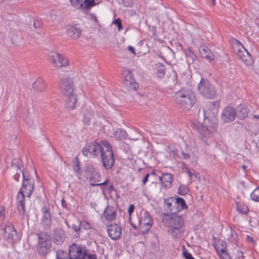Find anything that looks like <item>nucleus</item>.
<instances>
[{
  "label": "nucleus",
  "mask_w": 259,
  "mask_h": 259,
  "mask_svg": "<svg viewBox=\"0 0 259 259\" xmlns=\"http://www.w3.org/2000/svg\"><path fill=\"white\" fill-rule=\"evenodd\" d=\"M116 209L112 206H108L104 210L103 213L104 218L109 221L115 220L116 217Z\"/></svg>",
  "instance_id": "a878e982"
},
{
  "label": "nucleus",
  "mask_w": 259,
  "mask_h": 259,
  "mask_svg": "<svg viewBox=\"0 0 259 259\" xmlns=\"http://www.w3.org/2000/svg\"><path fill=\"white\" fill-rule=\"evenodd\" d=\"M25 197L26 194L19 191L16 198V203L19 213L23 215L25 212Z\"/></svg>",
  "instance_id": "4be33fe9"
},
{
  "label": "nucleus",
  "mask_w": 259,
  "mask_h": 259,
  "mask_svg": "<svg viewBox=\"0 0 259 259\" xmlns=\"http://www.w3.org/2000/svg\"><path fill=\"white\" fill-rule=\"evenodd\" d=\"M174 99L178 105L186 109L191 108L196 101V98L192 92L185 88L177 92Z\"/></svg>",
  "instance_id": "7ed1b4c3"
},
{
  "label": "nucleus",
  "mask_w": 259,
  "mask_h": 259,
  "mask_svg": "<svg viewBox=\"0 0 259 259\" xmlns=\"http://www.w3.org/2000/svg\"><path fill=\"white\" fill-rule=\"evenodd\" d=\"M84 176L87 180L91 182V185L92 186H102L106 185L108 180L107 179L103 183H97L100 181L101 175L92 164H87L84 169Z\"/></svg>",
  "instance_id": "423d86ee"
},
{
  "label": "nucleus",
  "mask_w": 259,
  "mask_h": 259,
  "mask_svg": "<svg viewBox=\"0 0 259 259\" xmlns=\"http://www.w3.org/2000/svg\"><path fill=\"white\" fill-rule=\"evenodd\" d=\"M220 105V102L218 101L206 102L203 108L204 119L207 118L210 114L214 115L217 113L218 112Z\"/></svg>",
  "instance_id": "2eb2a0df"
},
{
  "label": "nucleus",
  "mask_w": 259,
  "mask_h": 259,
  "mask_svg": "<svg viewBox=\"0 0 259 259\" xmlns=\"http://www.w3.org/2000/svg\"><path fill=\"white\" fill-rule=\"evenodd\" d=\"M149 176H150L149 174H147L145 176L144 178L142 180V183H143V185H145V184L147 183V182L148 181V180Z\"/></svg>",
  "instance_id": "603ef678"
},
{
  "label": "nucleus",
  "mask_w": 259,
  "mask_h": 259,
  "mask_svg": "<svg viewBox=\"0 0 259 259\" xmlns=\"http://www.w3.org/2000/svg\"><path fill=\"white\" fill-rule=\"evenodd\" d=\"M113 23L118 27V30H120L121 28V21L119 18H117L113 21Z\"/></svg>",
  "instance_id": "a18cd8bd"
},
{
  "label": "nucleus",
  "mask_w": 259,
  "mask_h": 259,
  "mask_svg": "<svg viewBox=\"0 0 259 259\" xmlns=\"http://www.w3.org/2000/svg\"><path fill=\"white\" fill-rule=\"evenodd\" d=\"M215 249L217 252H221L227 250V243L224 241H219L218 243L214 246Z\"/></svg>",
  "instance_id": "2f4dec72"
},
{
  "label": "nucleus",
  "mask_w": 259,
  "mask_h": 259,
  "mask_svg": "<svg viewBox=\"0 0 259 259\" xmlns=\"http://www.w3.org/2000/svg\"><path fill=\"white\" fill-rule=\"evenodd\" d=\"M237 208L238 211L242 213L246 214L248 211V207L246 205L243 203H237Z\"/></svg>",
  "instance_id": "72a5a7b5"
},
{
  "label": "nucleus",
  "mask_w": 259,
  "mask_h": 259,
  "mask_svg": "<svg viewBox=\"0 0 259 259\" xmlns=\"http://www.w3.org/2000/svg\"><path fill=\"white\" fill-rule=\"evenodd\" d=\"M92 17L93 18V19L94 20V21L96 22H98V19H97V18L96 17V16H94L93 15H92Z\"/></svg>",
  "instance_id": "bf43d9fd"
},
{
  "label": "nucleus",
  "mask_w": 259,
  "mask_h": 259,
  "mask_svg": "<svg viewBox=\"0 0 259 259\" xmlns=\"http://www.w3.org/2000/svg\"><path fill=\"white\" fill-rule=\"evenodd\" d=\"M191 126L193 129L199 133V138L208 145L212 141L211 136L215 132L218 124L216 122L210 121L209 122L208 125L204 126L198 120H193L191 121Z\"/></svg>",
  "instance_id": "f03ea898"
},
{
  "label": "nucleus",
  "mask_w": 259,
  "mask_h": 259,
  "mask_svg": "<svg viewBox=\"0 0 259 259\" xmlns=\"http://www.w3.org/2000/svg\"><path fill=\"white\" fill-rule=\"evenodd\" d=\"M119 133H120V134H119V135L118 136V138L119 139H122V138L124 137V136L122 134V131H121L120 129H118V130H117V131L116 132V134H115V136H117V135Z\"/></svg>",
  "instance_id": "3c124183"
},
{
  "label": "nucleus",
  "mask_w": 259,
  "mask_h": 259,
  "mask_svg": "<svg viewBox=\"0 0 259 259\" xmlns=\"http://www.w3.org/2000/svg\"><path fill=\"white\" fill-rule=\"evenodd\" d=\"M71 5L78 9L87 10L96 5L95 1H70Z\"/></svg>",
  "instance_id": "5701e85b"
},
{
  "label": "nucleus",
  "mask_w": 259,
  "mask_h": 259,
  "mask_svg": "<svg viewBox=\"0 0 259 259\" xmlns=\"http://www.w3.org/2000/svg\"><path fill=\"white\" fill-rule=\"evenodd\" d=\"M100 156L101 162L106 170H110L112 168L115 164V158L112 151V149L109 143L105 147Z\"/></svg>",
  "instance_id": "1a4fd4ad"
},
{
  "label": "nucleus",
  "mask_w": 259,
  "mask_h": 259,
  "mask_svg": "<svg viewBox=\"0 0 259 259\" xmlns=\"http://www.w3.org/2000/svg\"><path fill=\"white\" fill-rule=\"evenodd\" d=\"M236 116L239 119H243L246 118L250 111L249 106L245 104H240L236 107Z\"/></svg>",
  "instance_id": "412c9836"
},
{
  "label": "nucleus",
  "mask_w": 259,
  "mask_h": 259,
  "mask_svg": "<svg viewBox=\"0 0 259 259\" xmlns=\"http://www.w3.org/2000/svg\"><path fill=\"white\" fill-rule=\"evenodd\" d=\"M110 188H111V189H112V186H110Z\"/></svg>",
  "instance_id": "0e129e2a"
},
{
  "label": "nucleus",
  "mask_w": 259,
  "mask_h": 259,
  "mask_svg": "<svg viewBox=\"0 0 259 259\" xmlns=\"http://www.w3.org/2000/svg\"><path fill=\"white\" fill-rule=\"evenodd\" d=\"M46 87L44 80L41 78H38L33 84V89L37 91H44Z\"/></svg>",
  "instance_id": "c756f323"
},
{
  "label": "nucleus",
  "mask_w": 259,
  "mask_h": 259,
  "mask_svg": "<svg viewBox=\"0 0 259 259\" xmlns=\"http://www.w3.org/2000/svg\"><path fill=\"white\" fill-rule=\"evenodd\" d=\"M60 87L65 97L66 108L68 110H73L75 108L77 98L74 92L72 79L64 77L60 83Z\"/></svg>",
  "instance_id": "f257e3e1"
},
{
  "label": "nucleus",
  "mask_w": 259,
  "mask_h": 259,
  "mask_svg": "<svg viewBox=\"0 0 259 259\" xmlns=\"http://www.w3.org/2000/svg\"><path fill=\"white\" fill-rule=\"evenodd\" d=\"M159 179L164 188H169L171 187L173 181V177L171 174L169 173L163 174Z\"/></svg>",
  "instance_id": "c85d7f7f"
},
{
  "label": "nucleus",
  "mask_w": 259,
  "mask_h": 259,
  "mask_svg": "<svg viewBox=\"0 0 259 259\" xmlns=\"http://www.w3.org/2000/svg\"><path fill=\"white\" fill-rule=\"evenodd\" d=\"M188 174H189V176H191L193 175V174L192 173H191V172L190 171V170H188Z\"/></svg>",
  "instance_id": "680f3d73"
},
{
  "label": "nucleus",
  "mask_w": 259,
  "mask_h": 259,
  "mask_svg": "<svg viewBox=\"0 0 259 259\" xmlns=\"http://www.w3.org/2000/svg\"><path fill=\"white\" fill-rule=\"evenodd\" d=\"M218 253L219 255L220 259H231V257L227 250L223 251H222V250H221V252H218Z\"/></svg>",
  "instance_id": "58836bf2"
},
{
  "label": "nucleus",
  "mask_w": 259,
  "mask_h": 259,
  "mask_svg": "<svg viewBox=\"0 0 259 259\" xmlns=\"http://www.w3.org/2000/svg\"><path fill=\"white\" fill-rule=\"evenodd\" d=\"M34 184V180L31 178H25L23 176L22 186L20 191L26 194V197L30 198L33 190Z\"/></svg>",
  "instance_id": "f3484780"
},
{
  "label": "nucleus",
  "mask_w": 259,
  "mask_h": 259,
  "mask_svg": "<svg viewBox=\"0 0 259 259\" xmlns=\"http://www.w3.org/2000/svg\"><path fill=\"white\" fill-rule=\"evenodd\" d=\"M42 214L40 220V226L45 230L51 229L52 224V220L48 209L44 206L41 209Z\"/></svg>",
  "instance_id": "dca6fc26"
},
{
  "label": "nucleus",
  "mask_w": 259,
  "mask_h": 259,
  "mask_svg": "<svg viewBox=\"0 0 259 259\" xmlns=\"http://www.w3.org/2000/svg\"><path fill=\"white\" fill-rule=\"evenodd\" d=\"M243 50H239L237 53V56L240 60L247 65L251 64L252 59L249 52L242 46Z\"/></svg>",
  "instance_id": "393cba45"
},
{
  "label": "nucleus",
  "mask_w": 259,
  "mask_h": 259,
  "mask_svg": "<svg viewBox=\"0 0 259 259\" xmlns=\"http://www.w3.org/2000/svg\"><path fill=\"white\" fill-rule=\"evenodd\" d=\"M64 232L62 230L56 228L54 230L53 239L54 243L58 245L61 244L64 242Z\"/></svg>",
  "instance_id": "bb28decb"
},
{
  "label": "nucleus",
  "mask_w": 259,
  "mask_h": 259,
  "mask_svg": "<svg viewBox=\"0 0 259 259\" xmlns=\"http://www.w3.org/2000/svg\"><path fill=\"white\" fill-rule=\"evenodd\" d=\"M122 3L125 7H129L132 5L130 1H122Z\"/></svg>",
  "instance_id": "5fc2aeb1"
},
{
  "label": "nucleus",
  "mask_w": 259,
  "mask_h": 259,
  "mask_svg": "<svg viewBox=\"0 0 259 259\" xmlns=\"http://www.w3.org/2000/svg\"><path fill=\"white\" fill-rule=\"evenodd\" d=\"M133 78V75L131 73V72L130 71H128L127 72V74H126V77H125V79L127 80V81H129L131 82V83L132 82V79Z\"/></svg>",
  "instance_id": "de8ad7c7"
},
{
  "label": "nucleus",
  "mask_w": 259,
  "mask_h": 259,
  "mask_svg": "<svg viewBox=\"0 0 259 259\" xmlns=\"http://www.w3.org/2000/svg\"><path fill=\"white\" fill-rule=\"evenodd\" d=\"M165 73V68L163 65H159L157 68V73L160 77H162Z\"/></svg>",
  "instance_id": "ea45409f"
},
{
  "label": "nucleus",
  "mask_w": 259,
  "mask_h": 259,
  "mask_svg": "<svg viewBox=\"0 0 259 259\" xmlns=\"http://www.w3.org/2000/svg\"><path fill=\"white\" fill-rule=\"evenodd\" d=\"M153 220L147 211H144L141 215L139 221V228L142 233H147L151 228Z\"/></svg>",
  "instance_id": "ddd939ff"
},
{
  "label": "nucleus",
  "mask_w": 259,
  "mask_h": 259,
  "mask_svg": "<svg viewBox=\"0 0 259 259\" xmlns=\"http://www.w3.org/2000/svg\"><path fill=\"white\" fill-rule=\"evenodd\" d=\"M176 199L177 201V204L178 205L179 211L182 209H185L187 208V205H186L185 201L183 198L178 197L176 198Z\"/></svg>",
  "instance_id": "473e14b6"
},
{
  "label": "nucleus",
  "mask_w": 259,
  "mask_h": 259,
  "mask_svg": "<svg viewBox=\"0 0 259 259\" xmlns=\"http://www.w3.org/2000/svg\"><path fill=\"white\" fill-rule=\"evenodd\" d=\"M15 171L16 172V174L13 176V178L16 181H19L21 174H22L23 177V176H24V175L22 171V169H19V171Z\"/></svg>",
  "instance_id": "79ce46f5"
},
{
  "label": "nucleus",
  "mask_w": 259,
  "mask_h": 259,
  "mask_svg": "<svg viewBox=\"0 0 259 259\" xmlns=\"http://www.w3.org/2000/svg\"><path fill=\"white\" fill-rule=\"evenodd\" d=\"M49 60L54 67L60 68L69 65L68 59L63 55L57 53L50 54L49 55Z\"/></svg>",
  "instance_id": "f8f14e48"
},
{
  "label": "nucleus",
  "mask_w": 259,
  "mask_h": 259,
  "mask_svg": "<svg viewBox=\"0 0 259 259\" xmlns=\"http://www.w3.org/2000/svg\"><path fill=\"white\" fill-rule=\"evenodd\" d=\"M74 170L77 174H80L81 172L80 168L78 162H76L74 166Z\"/></svg>",
  "instance_id": "49530a36"
},
{
  "label": "nucleus",
  "mask_w": 259,
  "mask_h": 259,
  "mask_svg": "<svg viewBox=\"0 0 259 259\" xmlns=\"http://www.w3.org/2000/svg\"><path fill=\"white\" fill-rule=\"evenodd\" d=\"M5 218V208L0 206V221H3Z\"/></svg>",
  "instance_id": "37998d69"
},
{
  "label": "nucleus",
  "mask_w": 259,
  "mask_h": 259,
  "mask_svg": "<svg viewBox=\"0 0 259 259\" xmlns=\"http://www.w3.org/2000/svg\"><path fill=\"white\" fill-rule=\"evenodd\" d=\"M212 5H215V1H212Z\"/></svg>",
  "instance_id": "e2e57ef3"
},
{
  "label": "nucleus",
  "mask_w": 259,
  "mask_h": 259,
  "mask_svg": "<svg viewBox=\"0 0 259 259\" xmlns=\"http://www.w3.org/2000/svg\"><path fill=\"white\" fill-rule=\"evenodd\" d=\"M57 259H70L67 253L63 250H58L56 254Z\"/></svg>",
  "instance_id": "4c0bfd02"
},
{
  "label": "nucleus",
  "mask_w": 259,
  "mask_h": 259,
  "mask_svg": "<svg viewBox=\"0 0 259 259\" xmlns=\"http://www.w3.org/2000/svg\"><path fill=\"white\" fill-rule=\"evenodd\" d=\"M182 155H183V157L185 159H187L190 158L189 154H188V153H186L183 151L182 152Z\"/></svg>",
  "instance_id": "6e6d98bb"
},
{
  "label": "nucleus",
  "mask_w": 259,
  "mask_h": 259,
  "mask_svg": "<svg viewBox=\"0 0 259 259\" xmlns=\"http://www.w3.org/2000/svg\"><path fill=\"white\" fill-rule=\"evenodd\" d=\"M41 26V23L39 19L35 18L33 21V26L35 28H38Z\"/></svg>",
  "instance_id": "c03bdc74"
},
{
  "label": "nucleus",
  "mask_w": 259,
  "mask_h": 259,
  "mask_svg": "<svg viewBox=\"0 0 259 259\" xmlns=\"http://www.w3.org/2000/svg\"><path fill=\"white\" fill-rule=\"evenodd\" d=\"M25 121L26 123L30 127L34 126L36 123L34 119V117L32 115H28L25 118Z\"/></svg>",
  "instance_id": "c9c22d12"
},
{
  "label": "nucleus",
  "mask_w": 259,
  "mask_h": 259,
  "mask_svg": "<svg viewBox=\"0 0 259 259\" xmlns=\"http://www.w3.org/2000/svg\"><path fill=\"white\" fill-rule=\"evenodd\" d=\"M3 230L4 236L8 241L14 242H17L20 239L12 224L7 225Z\"/></svg>",
  "instance_id": "4468645a"
},
{
  "label": "nucleus",
  "mask_w": 259,
  "mask_h": 259,
  "mask_svg": "<svg viewBox=\"0 0 259 259\" xmlns=\"http://www.w3.org/2000/svg\"><path fill=\"white\" fill-rule=\"evenodd\" d=\"M128 50L129 51H130L131 52H132L133 53H134V54H135V48L131 46H129L127 48Z\"/></svg>",
  "instance_id": "13d9d810"
},
{
  "label": "nucleus",
  "mask_w": 259,
  "mask_h": 259,
  "mask_svg": "<svg viewBox=\"0 0 259 259\" xmlns=\"http://www.w3.org/2000/svg\"><path fill=\"white\" fill-rule=\"evenodd\" d=\"M95 106L92 103H86L81 107V113L82 115V122L88 125L95 116Z\"/></svg>",
  "instance_id": "9b49d317"
},
{
  "label": "nucleus",
  "mask_w": 259,
  "mask_h": 259,
  "mask_svg": "<svg viewBox=\"0 0 259 259\" xmlns=\"http://www.w3.org/2000/svg\"><path fill=\"white\" fill-rule=\"evenodd\" d=\"M199 51L201 57L210 62L214 60V55L209 49L205 45H201L199 48Z\"/></svg>",
  "instance_id": "b1692460"
},
{
  "label": "nucleus",
  "mask_w": 259,
  "mask_h": 259,
  "mask_svg": "<svg viewBox=\"0 0 259 259\" xmlns=\"http://www.w3.org/2000/svg\"><path fill=\"white\" fill-rule=\"evenodd\" d=\"M69 254L70 259H97L95 254L87 252L84 246L75 243L69 247Z\"/></svg>",
  "instance_id": "0eeeda50"
},
{
  "label": "nucleus",
  "mask_w": 259,
  "mask_h": 259,
  "mask_svg": "<svg viewBox=\"0 0 259 259\" xmlns=\"http://www.w3.org/2000/svg\"><path fill=\"white\" fill-rule=\"evenodd\" d=\"M189 192L188 187L185 185H181L179 186L178 189V193L181 195H184L188 193Z\"/></svg>",
  "instance_id": "e433bc0d"
},
{
  "label": "nucleus",
  "mask_w": 259,
  "mask_h": 259,
  "mask_svg": "<svg viewBox=\"0 0 259 259\" xmlns=\"http://www.w3.org/2000/svg\"><path fill=\"white\" fill-rule=\"evenodd\" d=\"M61 204H62V206L64 208H67V203L64 199H62Z\"/></svg>",
  "instance_id": "4d7b16f0"
},
{
  "label": "nucleus",
  "mask_w": 259,
  "mask_h": 259,
  "mask_svg": "<svg viewBox=\"0 0 259 259\" xmlns=\"http://www.w3.org/2000/svg\"><path fill=\"white\" fill-rule=\"evenodd\" d=\"M107 231L109 237L113 240H118L121 238L122 230L121 227L117 224L107 226Z\"/></svg>",
  "instance_id": "a211bd4d"
},
{
  "label": "nucleus",
  "mask_w": 259,
  "mask_h": 259,
  "mask_svg": "<svg viewBox=\"0 0 259 259\" xmlns=\"http://www.w3.org/2000/svg\"><path fill=\"white\" fill-rule=\"evenodd\" d=\"M72 228L77 233L80 229V225L73 224Z\"/></svg>",
  "instance_id": "8fccbe9b"
},
{
  "label": "nucleus",
  "mask_w": 259,
  "mask_h": 259,
  "mask_svg": "<svg viewBox=\"0 0 259 259\" xmlns=\"http://www.w3.org/2000/svg\"><path fill=\"white\" fill-rule=\"evenodd\" d=\"M246 240L248 242H251L252 244H254V240L252 237H250L247 235L246 236Z\"/></svg>",
  "instance_id": "864d4df0"
},
{
  "label": "nucleus",
  "mask_w": 259,
  "mask_h": 259,
  "mask_svg": "<svg viewBox=\"0 0 259 259\" xmlns=\"http://www.w3.org/2000/svg\"><path fill=\"white\" fill-rule=\"evenodd\" d=\"M135 209V206L133 204H131L128 208V213L129 215H131Z\"/></svg>",
  "instance_id": "09e8293b"
},
{
  "label": "nucleus",
  "mask_w": 259,
  "mask_h": 259,
  "mask_svg": "<svg viewBox=\"0 0 259 259\" xmlns=\"http://www.w3.org/2000/svg\"><path fill=\"white\" fill-rule=\"evenodd\" d=\"M165 225L169 229V231L174 236L176 231L180 232V230L184 226V222L183 218L177 214L166 215L165 219L163 220Z\"/></svg>",
  "instance_id": "6e6552de"
},
{
  "label": "nucleus",
  "mask_w": 259,
  "mask_h": 259,
  "mask_svg": "<svg viewBox=\"0 0 259 259\" xmlns=\"http://www.w3.org/2000/svg\"><path fill=\"white\" fill-rule=\"evenodd\" d=\"M80 228L88 230L91 228L90 224L85 221H82L79 223Z\"/></svg>",
  "instance_id": "a19ab883"
},
{
  "label": "nucleus",
  "mask_w": 259,
  "mask_h": 259,
  "mask_svg": "<svg viewBox=\"0 0 259 259\" xmlns=\"http://www.w3.org/2000/svg\"><path fill=\"white\" fill-rule=\"evenodd\" d=\"M177 201L176 198L170 197L165 200V207L167 211L170 212L172 214H176L179 212V208L177 204Z\"/></svg>",
  "instance_id": "aec40b11"
},
{
  "label": "nucleus",
  "mask_w": 259,
  "mask_h": 259,
  "mask_svg": "<svg viewBox=\"0 0 259 259\" xmlns=\"http://www.w3.org/2000/svg\"><path fill=\"white\" fill-rule=\"evenodd\" d=\"M236 116V113L235 110L230 106L225 107L221 114L222 120L226 123L233 121Z\"/></svg>",
  "instance_id": "6ab92c4d"
},
{
  "label": "nucleus",
  "mask_w": 259,
  "mask_h": 259,
  "mask_svg": "<svg viewBox=\"0 0 259 259\" xmlns=\"http://www.w3.org/2000/svg\"><path fill=\"white\" fill-rule=\"evenodd\" d=\"M81 33V29L76 25L69 27L67 31V35L72 39H78Z\"/></svg>",
  "instance_id": "cd10ccee"
},
{
  "label": "nucleus",
  "mask_w": 259,
  "mask_h": 259,
  "mask_svg": "<svg viewBox=\"0 0 259 259\" xmlns=\"http://www.w3.org/2000/svg\"><path fill=\"white\" fill-rule=\"evenodd\" d=\"M109 144L106 141H102L100 143L95 141L87 143L82 149V154L88 158H96L100 156L105 147Z\"/></svg>",
  "instance_id": "20e7f679"
},
{
  "label": "nucleus",
  "mask_w": 259,
  "mask_h": 259,
  "mask_svg": "<svg viewBox=\"0 0 259 259\" xmlns=\"http://www.w3.org/2000/svg\"><path fill=\"white\" fill-rule=\"evenodd\" d=\"M246 168H247V166H245V165H242L241 166V168H242L244 171H245V170H246Z\"/></svg>",
  "instance_id": "052dcab7"
},
{
  "label": "nucleus",
  "mask_w": 259,
  "mask_h": 259,
  "mask_svg": "<svg viewBox=\"0 0 259 259\" xmlns=\"http://www.w3.org/2000/svg\"><path fill=\"white\" fill-rule=\"evenodd\" d=\"M38 241L36 245L38 253L41 256H45L50 252L52 242L50 235L47 232H41L38 234Z\"/></svg>",
  "instance_id": "39448f33"
},
{
  "label": "nucleus",
  "mask_w": 259,
  "mask_h": 259,
  "mask_svg": "<svg viewBox=\"0 0 259 259\" xmlns=\"http://www.w3.org/2000/svg\"><path fill=\"white\" fill-rule=\"evenodd\" d=\"M251 199L254 201L259 202V188H256L250 194Z\"/></svg>",
  "instance_id": "f704fd0d"
},
{
  "label": "nucleus",
  "mask_w": 259,
  "mask_h": 259,
  "mask_svg": "<svg viewBox=\"0 0 259 259\" xmlns=\"http://www.w3.org/2000/svg\"><path fill=\"white\" fill-rule=\"evenodd\" d=\"M22 165L21 160L19 158H15L12 162L11 168L13 172L18 171L19 169H22Z\"/></svg>",
  "instance_id": "7c9ffc66"
},
{
  "label": "nucleus",
  "mask_w": 259,
  "mask_h": 259,
  "mask_svg": "<svg viewBox=\"0 0 259 259\" xmlns=\"http://www.w3.org/2000/svg\"><path fill=\"white\" fill-rule=\"evenodd\" d=\"M198 90L201 95L208 99H214L217 96L214 86L208 80L202 78L198 85Z\"/></svg>",
  "instance_id": "9d476101"
}]
</instances>
